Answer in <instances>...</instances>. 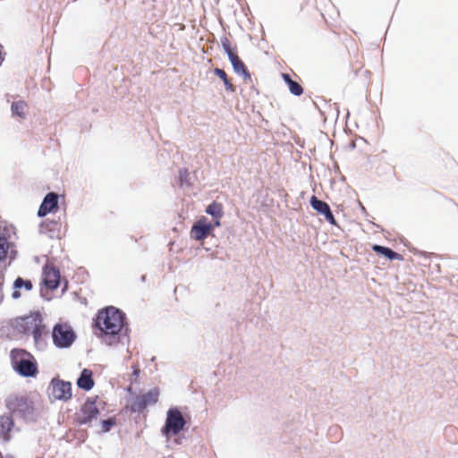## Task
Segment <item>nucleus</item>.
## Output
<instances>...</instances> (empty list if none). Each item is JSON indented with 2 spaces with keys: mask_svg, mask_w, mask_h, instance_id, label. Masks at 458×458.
<instances>
[{
  "mask_svg": "<svg viewBox=\"0 0 458 458\" xmlns=\"http://www.w3.org/2000/svg\"><path fill=\"white\" fill-rule=\"evenodd\" d=\"M310 206L319 214L325 216V219L331 225H336V221L331 211L329 205L318 199L316 196H312L310 200Z\"/></svg>",
  "mask_w": 458,
  "mask_h": 458,
  "instance_id": "9b49d317",
  "label": "nucleus"
},
{
  "mask_svg": "<svg viewBox=\"0 0 458 458\" xmlns=\"http://www.w3.org/2000/svg\"><path fill=\"white\" fill-rule=\"evenodd\" d=\"M48 391L50 398L54 400L67 401L72 397V385L68 381L54 378Z\"/></svg>",
  "mask_w": 458,
  "mask_h": 458,
  "instance_id": "0eeeda50",
  "label": "nucleus"
},
{
  "mask_svg": "<svg viewBox=\"0 0 458 458\" xmlns=\"http://www.w3.org/2000/svg\"><path fill=\"white\" fill-rule=\"evenodd\" d=\"M77 386L79 388L85 391H89L94 386L93 373L89 369H83L80 377L77 379Z\"/></svg>",
  "mask_w": 458,
  "mask_h": 458,
  "instance_id": "4468645a",
  "label": "nucleus"
},
{
  "mask_svg": "<svg viewBox=\"0 0 458 458\" xmlns=\"http://www.w3.org/2000/svg\"><path fill=\"white\" fill-rule=\"evenodd\" d=\"M17 328L24 334H31L38 347L44 346L43 335L47 334V331L40 318L37 317L22 318L18 322Z\"/></svg>",
  "mask_w": 458,
  "mask_h": 458,
  "instance_id": "7ed1b4c3",
  "label": "nucleus"
},
{
  "mask_svg": "<svg viewBox=\"0 0 458 458\" xmlns=\"http://www.w3.org/2000/svg\"><path fill=\"white\" fill-rule=\"evenodd\" d=\"M99 410L96 404V399H88L82 405L78 414V422L81 425L89 424L93 419H96Z\"/></svg>",
  "mask_w": 458,
  "mask_h": 458,
  "instance_id": "1a4fd4ad",
  "label": "nucleus"
},
{
  "mask_svg": "<svg viewBox=\"0 0 458 458\" xmlns=\"http://www.w3.org/2000/svg\"><path fill=\"white\" fill-rule=\"evenodd\" d=\"M12 363L14 369L21 376L33 377L37 374V367L33 357L24 350H13L11 352Z\"/></svg>",
  "mask_w": 458,
  "mask_h": 458,
  "instance_id": "f03ea898",
  "label": "nucleus"
},
{
  "mask_svg": "<svg viewBox=\"0 0 458 458\" xmlns=\"http://www.w3.org/2000/svg\"><path fill=\"white\" fill-rule=\"evenodd\" d=\"M53 343L57 348H68L75 341L76 335L71 326L67 324H56L52 332Z\"/></svg>",
  "mask_w": 458,
  "mask_h": 458,
  "instance_id": "423d86ee",
  "label": "nucleus"
},
{
  "mask_svg": "<svg viewBox=\"0 0 458 458\" xmlns=\"http://www.w3.org/2000/svg\"><path fill=\"white\" fill-rule=\"evenodd\" d=\"M228 59L230 60L235 73L242 75L244 81L250 80V73L248 72L244 63L236 54H231Z\"/></svg>",
  "mask_w": 458,
  "mask_h": 458,
  "instance_id": "2eb2a0df",
  "label": "nucleus"
},
{
  "mask_svg": "<svg viewBox=\"0 0 458 458\" xmlns=\"http://www.w3.org/2000/svg\"><path fill=\"white\" fill-rule=\"evenodd\" d=\"M9 246L10 244L6 237L0 234V260L6 257Z\"/></svg>",
  "mask_w": 458,
  "mask_h": 458,
  "instance_id": "4be33fe9",
  "label": "nucleus"
},
{
  "mask_svg": "<svg viewBox=\"0 0 458 458\" xmlns=\"http://www.w3.org/2000/svg\"><path fill=\"white\" fill-rule=\"evenodd\" d=\"M139 373H140V370H139V369H135V370H134V375L138 376V375H139Z\"/></svg>",
  "mask_w": 458,
  "mask_h": 458,
  "instance_id": "c85d7f7f",
  "label": "nucleus"
},
{
  "mask_svg": "<svg viewBox=\"0 0 458 458\" xmlns=\"http://www.w3.org/2000/svg\"><path fill=\"white\" fill-rule=\"evenodd\" d=\"M214 219H215L214 220V224H212L213 227L214 226H217V227L220 226V225H221L220 224V218H214Z\"/></svg>",
  "mask_w": 458,
  "mask_h": 458,
  "instance_id": "cd10ccee",
  "label": "nucleus"
},
{
  "mask_svg": "<svg viewBox=\"0 0 458 458\" xmlns=\"http://www.w3.org/2000/svg\"><path fill=\"white\" fill-rule=\"evenodd\" d=\"M6 407L15 416L21 417L25 420H33V406L25 397H8L6 400Z\"/></svg>",
  "mask_w": 458,
  "mask_h": 458,
  "instance_id": "20e7f679",
  "label": "nucleus"
},
{
  "mask_svg": "<svg viewBox=\"0 0 458 458\" xmlns=\"http://www.w3.org/2000/svg\"><path fill=\"white\" fill-rule=\"evenodd\" d=\"M372 250L375 252H377V253L384 255L385 257H386L390 260L402 259V256L399 253H397V252L394 251L393 250H391L390 248L375 244L372 247Z\"/></svg>",
  "mask_w": 458,
  "mask_h": 458,
  "instance_id": "a211bd4d",
  "label": "nucleus"
},
{
  "mask_svg": "<svg viewBox=\"0 0 458 458\" xmlns=\"http://www.w3.org/2000/svg\"><path fill=\"white\" fill-rule=\"evenodd\" d=\"M186 420L177 408H171L166 412V420L162 428V434L165 437L179 434L185 427Z\"/></svg>",
  "mask_w": 458,
  "mask_h": 458,
  "instance_id": "39448f33",
  "label": "nucleus"
},
{
  "mask_svg": "<svg viewBox=\"0 0 458 458\" xmlns=\"http://www.w3.org/2000/svg\"><path fill=\"white\" fill-rule=\"evenodd\" d=\"M159 391L157 388L150 389L148 392L137 395L131 403L132 412H140L147 406L155 404L158 401Z\"/></svg>",
  "mask_w": 458,
  "mask_h": 458,
  "instance_id": "6e6552de",
  "label": "nucleus"
},
{
  "mask_svg": "<svg viewBox=\"0 0 458 458\" xmlns=\"http://www.w3.org/2000/svg\"><path fill=\"white\" fill-rule=\"evenodd\" d=\"M32 283L30 280H24L21 277H17L13 284V292L12 293V298L17 300L21 297V290L25 289L26 291H30L32 289Z\"/></svg>",
  "mask_w": 458,
  "mask_h": 458,
  "instance_id": "dca6fc26",
  "label": "nucleus"
},
{
  "mask_svg": "<svg viewBox=\"0 0 458 458\" xmlns=\"http://www.w3.org/2000/svg\"><path fill=\"white\" fill-rule=\"evenodd\" d=\"M288 88L290 92L294 96H301L303 92L302 87L297 81H292L288 84Z\"/></svg>",
  "mask_w": 458,
  "mask_h": 458,
  "instance_id": "b1692460",
  "label": "nucleus"
},
{
  "mask_svg": "<svg viewBox=\"0 0 458 458\" xmlns=\"http://www.w3.org/2000/svg\"><path fill=\"white\" fill-rule=\"evenodd\" d=\"M206 213L212 216L214 218H221L223 216L222 204L216 201L212 202L207 207Z\"/></svg>",
  "mask_w": 458,
  "mask_h": 458,
  "instance_id": "6ab92c4d",
  "label": "nucleus"
},
{
  "mask_svg": "<svg viewBox=\"0 0 458 458\" xmlns=\"http://www.w3.org/2000/svg\"><path fill=\"white\" fill-rule=\"evenodd\" d=\"M221 44L224 51L226 53L227 56L230 57L231 54H234L231 49V45L227 38H221Z\"/></svg>",
  "mask_w": 458,
  "mask_h": 458,
  "instance_id": "a878e982",
  "label": "nucleus"
},
{
  "mask_svg": "<svg viewBox=\"0 0 458 458\" xmlns=\"http://www.w3.org/2000/svg\"><path fill=\"white\" fill-rule=\"evenodd\" d=\"M125 314L119 309L109 306L98 311L95 320L99 330L98 335L108 344L118 341V335L124 326Z\"/></svg>",
  "mask_w": 458,
  "mask_h": 458,
  "instance_id": "f257e3e1",
  "label": "nucleus"
},
{
  "mask_svg": "<svg viewBox=\"0 0 458 458\" xmlns=\"http://www.w3.org/2000/svg\"><path fill=\"white\" fill-rule=\"evenodd\" d=\"M58 198L55 192L47 193L38 210V216L43 217L56 209L58 208Z\"/></svg>",
  "mask_w": 458,
  "mask_h": 458,
  "instance_id": "ddd939ff",
  "label": "nucleus"
},
{
  "mask_svg": "<svg viewBox=\"0 0 458 458\" xmlns=\"http://www.w3.org/2000/svg\"><path fill=\"white\" fill-rule=\"evenodd\" d=\"M189 175L190 174L186 169H181L179 171V182L181 187L191 185Z\"/></svg>",
  "mask_w": 458,
  "mask_h": 458,
  "instance_id": "5701e85b",
  "label": "nucleus"
},
{
  "mask_svg": "<svg viewBox=\"0 0 458 458\" xmlns=\"http://www.w3.org/2000/svg\"><path fill=\"white\" fill-rule=\"evenodd\" d=\"M213 230L212 223L208 222L206 217L199 218L191 227V237L196 241H202L210 234Z\"/></svg>",
  "mask_w": 458,
  "mask_h": 458,
  "instance_id": "9d476101",
  "label": "nucleus"
},
{
  "mask_svg": "<svg viewBox=\"0 0 458 458\" xmlns=\"http://www.w3.org/2000/svg\"><path fill=\"white\" fill-rule=\"evenodd\" d=\"M214 73L224 81L226 90L231 91V92L234 91V87L227 79V75L224 70H222L220 68H215Z\"/></svg>",
  "mask_w": 458,
  "mask_h": 458,
  "instance_id": "412c9836",
  "label": "nucleus"
},
{
  "mask_svg": "<svg viewBox=\"0 0 458 458\" xmlns=\"http://www.w3.org/2000/svg\"><path fill=\"white\" fill-rule=\"evenodd\" d=\"M27 105L24 101H17L12 104L11 109L13 115H17L21 118H24L25 113L24 110Z\"/></svg>",
  "mask_w": 458,
  "mask_h": 458,
  "instance_id": "aec40b11",
  "label": "nucleus"
},
{
  "mask_svg": "<svg viewBox=\"0 0 458 458\" xmlns=\"http://www.w3.org/2000/svg\"><path fill=\"white\" fill-rule=\"evenodd\" d=\"M43 283L51 290L56 289L60 283L59 270L54 267L46 265L43 268Z\"/></svg>",
  "mask_w": 458,
  "mask_h": 458,
  "instance_id": "f8f14e48",
  "label": "nucleus"
},
{
  "mask_svg": "<svg viewBox=\"0 0 458 458\" xmlns=\"http://www.w3.org/2000/svg\"><path fill=\"white\" fill-rule=\"evenodd\" d=\"M13 425V419L9 415H3L0 417V438L4 440L8 439V433Z\"/></svg>",
  "mask_w": 458,
  "mask_h": 458,
  "instance_id": "f3484780",
  "label": "nucleus"
},
{
  "mask_svg": "<svg viewBox=\"0 0 458 458\" xmlns=\"http://www.w3.org/2000/svg\"><path fill=\"white\" fill-rule=\"evenodd\" d=\"M282 77L284 79V81H285V83L288 85L293 80L291 79L290 75L287 74V73H283L282 74Z\"/></svg>",
  "mask_w": 458,
  "mask_h": 458,
  "instance_id": "bb28decb",
  "label": "nucleus"
},
{
  "mask_svg": "<svg viewBox=\"0 0 458 458\" xmlns=\"http://www.w3.org/2000/svg\"><path fill=\"white\" fill-rule=\"evenodd\" d=\"M114 424L115 420L114 418L102 420V431L108 432Z\"/></svg>",
  "mask_w": 458,
  "mask_h": 458,
  "instance_id": "393cba45",
  "label": "nucleus"
}]
</instances>
